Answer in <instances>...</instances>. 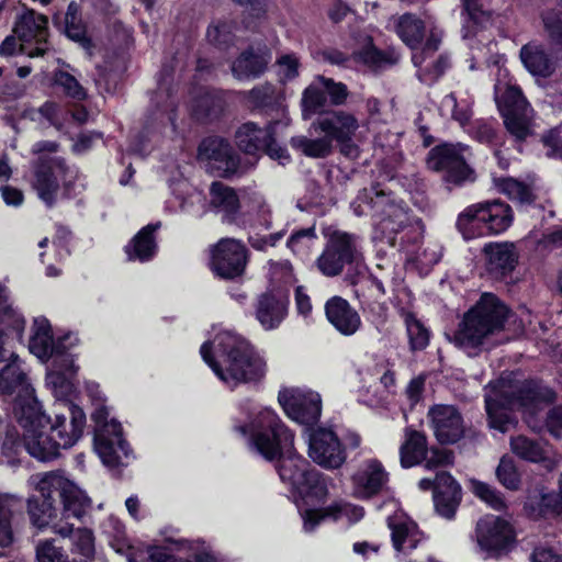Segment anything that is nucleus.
Masks as SVG:
<instances>
[{
  "label": "nucleus",
  "mask_w": 562,
  "mask_h": 562,
  "mask_svg": "<svg viewBox=\"0 0 562 562\" xmlns=\"http://www.w3.org/2000/svg\"><path fill=\"white\" fill-rule=\"evenodd\" d=\"M462 147L445 144L429 151L428 167L435 171H446L447 181L460 184L471 173L462 155Z\"/></svg>",
  "instance_id": "nucleus-19"
},
{
  "label": "nucleus",
  "mask_w": 562,
  "mask_h": 562,
  "mask_svg": "<svg viewBox=\"0 0 562 562\" xmlns=\"http://www.w3.org/2000/svg\"><path fill=\"white\" fill-rule=\"evenodd\" d=\"M24 318L8 303L5 288L0 286V334L14 333L18 339L22 338Z\"/></svg>",
  "instance_id": "nucleus-40"
},
{
  "label": "nucleus",
  "mask_w": 562,
  "mask_h": 562,
  "mask_svg": "<svg viewBox=\"0 0 562 562\" xmlns=\"http://www.w3.org/2000/svg\"><path fill=\"white\" fill-rule=\"evenodd\" d=\"M512 220L509 205L493 201L469 206L456 225L464 239H472L486 233L499 234L510 226Z\"/></svg>",
  "instance_id": "nucleus-8"
},
{
  "label": "nucleus",
  "mask_w": 562,
  "mask_h": 562,
  "mask_svg": "<svg viewBox=\"0 0 562 562\" xmlns=\"http://www.w3.org/2000/svg\"><path fill=\"white\" fill-rule=\"evenodd\" d=\"M476 541L488 555H498L508 550L515 535L512 525L496 516H485L476 524Z\"/></svg>",
  "instance_id": "nucleus-18"
},
{
  "label": "nucleus",
  "mask_w": 562,
  "mask_h": 562,
  "mask_svg": "<svg viewBox=\"0 0 562 562\" xmlns=\"http://www.w3.org/2000/svg\"><path fill=\"white\" fill-rule=\"evenodd\" d=\"M237 430L243 435L250 432V447L267 461L278 459L277 471L283 483L301 494L317 498L327 494L326 477L292 450L293 434L273 411L261 409L248 425L238 426Z\"/></svg>",
  "instance_id": "nucleus-1"
},
{
  "label": "nucleus",
  "mask_w": 562,
  "mask_h": 562,
  "mask_svg": "<svg viewBox=\"0 0 562 562\" xmlns=\"http://www.w3.org/2000/svg\"><path fill=\"white\" fill-rule=\"evenodd\" d=\"M451 496L452 494H443L442 492H435V495H434V503H435V508L437 510V513L447 518V519H451L456 512H457V508L459 507L460 505V502H461V498H459L457 501L456 504H451Z\"/></svg>",
  "instance_id": "nucleus-63"
},
{
  "label": "nucleus",
  "mask_w": 562,
  "mask_h": 562,
  "mask_svg": "<svg viewBox=\"0 0 562 562\" xmlns=\"http://www.w3.org/2000/svg\"><path fill=\"white\" fill-rule=\"evenodd\" d=\"M507 306L494 294L483 293L469 310L454 331L451 341L469 356L495 345V337L504 329Z\"/></svg>",
  "instance_id": "nucleus-5"
},
{
  "label": "nucleus",
  "mask_w": 562,
  "mask_h": 562,
  "mask_svg": "<svg viewBox=\"0 0 562 562\" xmlns=\"http://www.w3.org/2000/svg\"><path fill=\"white\" fill-rule=\"evenodd\" d=\"M214 558L210 551L203 549L202 551L192 553L189 558H181L170 554L165 549H155L150 553V562H213Z\"/></svg>",
  "instance_id": "nucleus-48"
},
{
  "label": "nucleus",
  "mask_w": 562,
  "mask_h": 562,
  "mask_svg": "<svg viewBox=\"0 0 562 562\" xmlns=\"http://www.w3.org/2000/svg\"><path fill=\"white\" fill-rule=\"evenodd\" d=\"M407 335L409 338L411 348L413 350H422L426 348L429 341V333L423 324L416 319L412 314L405 317Z\"/></svg>",
  "instance_id": "nucleus-47"
},
{
  "label": "nucleus",
  "mask_w": 562,
  "mask_h": 562,
  "mask_svg": "<svg viewBox=\"0 0 562 562\" xmlns=\"http://www.w3.org/2000/svg\"><path fill=\"white\" fill-rule=\"evenodd\" d=\"M395 31L408 47L416 49L424 38L425 24L415 14L405 13L396 19Z\"/></svg>",
  "instance_id": "nucleus-39"
},
{
  "label": "nucleus",
  "mask_w": 562,
  "mask_h": 562,
  "mask_svg": "<svg viewBox=\"0 0 562 562\" xmlns=\"http://www.w3.org/2000/svg\"><path fill=\"white\" fill-rule=\"evenodd\" d=\"M308 456L326 470H337L347 460V451L357 450L362 442L361 436L348 430L340 439L331 429L317 427L308 429Z\"/></svg>",
  "instance_id": "nucleus-7"
},
{
  "label": "nucleus",
  "mask_w": 562,
  "mask_h": 562,
  "mask_svg": "<svg viewBox=\"0 0 562 562\" xmlns=\"http://www.w3.org/2000/svg\"><path fill=\"white\" fill-rule=\"evenodd\" d=\"M428 416L435 436L441 443H453L463 435V419L454 406L436 405L429 409Z\"/></svg>",
  "instance_id": "nucleus-22"
},
{
  "label": "nucleus",
  "mask_w": 562,
  "mask_h": 562,
  "mask_svg": "<svg viewBox=\"0 0 562 562\" xmlns=\"http://www.w3.org/2000/svg\"><path fill=\"white\" fill-rule=\"evenodd\" d=\"M485 409L490 428L507 432L515 426L510 409L536 411L541 404L554 401V393L548 386L536 381L519 382L512 374L490 383L485 393Z\"/></svg>",
  "instance_id": "nucleus-4"
},
{
  "label": "nucleus",
  "mask_w": 562,
  "mask_h": 562,
  "mask_svg": "<svg viewBox=\"0 0 562 562\" xmlns=\"http://www.w3.org/2000/svg\"><path fill=\"white\" fill-rule=\"evenodd\" d=\"M450 493L451 504H456L461 498V486L448 472H440L436 475L435 492Z\"/></svg>",
  "instance_id": "nucleus-60"
},
{
  "label": "nucleus",
  "mask_w": 562,
  "mask_h": 562,
  "mask_svg": "<svg viewBox=\"0 0 562 562\" xmlns=\"http://www.w3.org/2000/svg\"><path fill=\"white\" fill-rule=\"evenodd\" d=\"M36 559L38 562H68V557L55 547L53 540H44L36 546Z\"/></svg>",
  "instance_id": "nucleus-58"
},
{
  "label": "nucleus",
  "mask_w": 562,
  "mask_h": 562,
  "mask_svg": "<svg viewBox=\"0 0 562 562\" xmlns=\"http://www.w3.org/2000/svg\"><path fill=\"white\" fill-rule=\"evenodd\" d=\"M341 510L339 506H330L324 510L307 509L302 514L303 528L306 532H312L326 517L333 516L336 519Z\"/></svg>",
  "instance_id": "nucleus-53"
},
{
  "label": "nucleus",
  "mask_w": 562,
  "mask_h": 562,
  "mask_svg": "<svg viewBox=\"0 0 562 562\" xmlns=\"http://www.w3.org/2000/svg\"><path fill=\"white\" fill-rule=\"evenodd\" d=\"M65 33L68 38L79 43L83 48L91 47V41L87 37L81 18L65 20Z\"/></svg>",
  "instance_id": "nucleus-59"
},
{
  "label": "nucleus",
  "mask_w": 562,
  "mask_h": 562,
  "mask_svg": "<svg viewBox=\"0 0 562 562\" xmlns=\"http://www.w3.org/2000/svg\"><path fill=\"white\" fill-rule=\"evenodd\" d=\"M200 353L214 373L227 385L251 382L265 374V361L249 342L233 331L218 333L201 346Z\"/></svg>",
  "instance_id": "nucleus-3"
},
{
  "label": "nucleus",
  "mask_w": 562,
  "mask_h": 562,
  "mask_svg": "<svg viewBox=\"0 0 562 562\" xmlns=\"http://www.w3.org/2000/svg\"><path fill=\"white\" fill-rule=\"evenodd\" d=\"M249 203L251 209L257 214L258 223L263 228L270 229L272 227V211L269 204L267 203L266 199L261 194L254 192L249 195Z\"/></svg>",
  "instance_id": "nucleus-56"
},
{
  "label": "nucleus",
  "mask_w": 562,
  "mask_h": 562,
  "mask_svg": "<svg viewBox=\"0 0 562 562\" xmlns=\"http://www.w3.org/2000/svg\"><path fill=\"white\" fill-rule=\"evenodd\" d=\"M328 322L344 336H352L361 327L359 313L340 296H333L325 304Z\"/></svg>",
  "instance_id": "nucleus-25"
},
{
  "label": "nucleus",
  "mask_w": 562,
  "mask_h": 562,
  "mask_svg": "<svg viewBox=\"0 0 562 562\" xmlns=\"http://www.w3.org/2000/svg\"><path fill=\"white\" fill-rule=\"evenodd\" d=\"M520 59L526 69L533 76L547 78L555 70L554 59L542 45L528 43L520 49Z\"/></svg>",
  "instance_id": "nucleus-32"
},
{
  "label": "nucleus",
  "mask_w": 562,
  "mask_h": 562,
  "mask_svg": "<svg viewBox=\"0 0 562 562\" xmlns=\"http://www.w3.org/2000/svg\"><path fill=\"white\" fill-rule=\"evenodd\" d=\"M353 493L359 498H370L380 493L389 481V473L376 459L364 460L351 476Z\"/></svg>",
  "instance_id": "nucleus-21"
},
{
  "label": "nucleus",
  "mask_w": 562,
  "mask_h": 562,
  "mask_svg": "<svg viewBox=\"0 0 562 562\" xmlns=\"http://www.w3.org/2000/svg\"><path fill=\"white\" fill-rule=\"evenodd\" d=\"M371 207L381 221L391 225V231L397 232L402 229L407 216L404 209L387 198L382 191H376L375 196L371 199Z\"/></svg>",
  "instance_id": "nucleus-35"
},
{
  "label": "nucleus",
  "mask_w": 562,
  "mask_h": 562,
  "mask_svg": "<svg viewBox=\"0 0 562 562\" xmlns=\"http://www.w3.org/2000/svg\"><path fill=\"white\" fill-rule=\"evenodd\" d=\"M293 148L302 151L305 156L312 158H325L333 150V143L325 134L319 138H308L306 136H295L291 138Z\"/></svg>",
  "instance_id": "nucleus-41"
},
{
  "label": "nucleus",
  "mask_w": 562,
  "mask_h": 562,
  "mask_svg": "<svg viewBox=\"0 0 562 562\" xmlns=\"http://www.w3.org/2000/svg\"><path fill=\"white\" fill-rule=\"evenodd\" d=\"M109 412L105 407L97 409L92 414L95 423L94 448L102 462L115 468L125 465L130 450L127 442L122 437L121 424L112 419L108 422Z\"/></svg>",
  "instance_id": "nucleus-10"
},
{
  "label": "nucleus",
  "mask_w": 562,
  "mask_h": 562,
  "mask_svg": "<svg viewBox=\"0 0 562 562\" xmlns=\"http://www.w3.org/2000/svg\"><path fill=\"white\" fill-rule=\"evenodd\" d=\"M312 127L315 132H322L329 140L344 142L352 138L359 128L357 117L346 111H330L321 115Z\"/></svg>",
  "instance_id": "nucleus-23"
},
{
  "label": "nucleus",
  "mask_w": 562,
  "mask_h": 562,
  "mask_svg": "<svg viewBox=\"0 0 562 562\" xmlns=\"http://www.w3.org/2000/svg\"><path fill=\"white\" fill-rule=\"evenodd\" d=\"M286 315L285 303L272 294L259 296L256 305V318L267 329L277 328Z\"/></svg>",
  "instance_id": "nucleus-34"
},
{
  "label": "nucleus",
  "mask_w": 562,
  "mask_h": 562,
  "mask_svg": "<svg viewBox=\"0 0 562 562\" xmlns=\"http://www.w3.org/2000/svg\"><path fill=\"white\" fill-rule=\"evenodd\" d=\"M27 401L14 415L23 429L22 439L14 427H8L2 442L3 453L11 456L23 447L40 461L53 460L59 456V451L55 437L47 431L49 417L42 412L38 401Z\"/></svg>",
  "instance_id": "nucleus-6"
},
{
  "label": "nucleus",
  "mask_w": 562,
  "mask_h": 562,
  "mask_svg": "<svg viewBox=\"0 0 562 562\" xmlns=\"http://www.w3.org/2000/svg\"><path fill=\"white\" fill-rule=\"evenodd\" d=\"M278 401L285 414L299 424L312 425L321 417L322 400L316 392L284 389L279 392Z\"/></svg>",
  "instance_id": "nucleus-15"
},
{
  "label": "nucleus",
  "mask_w": 562,
  "mask_h": 562,
  "mask_svg": "<svg viewBox=\"0 0 562 562\" xmlns=\"http://www.w3.org/2000/svg\"><path fill=\"white\" fill-rule=\"evenodd\" d=\"M317 81L329 95L330 103L333 105H342L346 102L349 91L345 83L336 82L333 79L325 78L323 76H318Z\"/></svg>",
  "instance_id": "nucleus-55"
},
{
  "label": "nucleus",
  "mask_w": 562,
  "mask_h": 562,
  "mask_svg": "<svg viewBox=\"0 0 562 562\" xmlns=\"http://www.w3.org/2000/svg\"><path fill=\"white\" fill-rule=\"evenodd\" d=\"M562 512V495L559 491V494L555 493H547L542 494L539 502V513L538 515L544 516L547 514H559Z\"/></svg>",
  "instance_id": "nucleus-64"
},
{
  "label": "nucleus",
  "mask_w": 562,
  "mask_h": 562,
  "mask_svg": "<svg viewBox=\"0 0 562 562\" xmlns=\"http://www.w3.org/2000/svg\"><path fill=\"white\" fill-rule=\"evenodd\" d=\"M450 66L448 56L440 55L431 67H418L417 76L419 80L426 85H432L437 79L443 75L446 69Z\"/></svg>",
  "instance_id": "nucleus-57"
},
{
  "label": "nucleus",
  "mask_w": 562,
  "mask_h": 562,
  "mask_svg": "<svg viewBox=\"0 0 562 562\" xmlns=\"http://www.w3.org/2000/svg\"><path fill=\"white\" fill-rule=\"evenodd\" d=\"M510 449L513 453L530 462H539L546 457L544 450L539 441L522 435L512 437Z\"/></svg>",
  "instance_id": "nucleus-43"
},
{
  "label": "nucleus",
  "mask_w": 562,
  "mask_h": 562,
  "mask_svg": "<svg viewBox=\"0 0 562 562\" xmlns=\"http://www.w3.org/2000/svg\"><path fill=\"white\" fill-rule=\"evenodd\" d=\"M542 23L549 40L562 46V12L551 10L542 14Z\"/></svg>",
  "instance_id": "nucleus-52"
},
{
  "label": "nucleus",
  "mask_w": 562,
  "mask_h": 562,
  "mask_svg": "<svg viewBox=\"0 0 562 562\" xmlns=\"http://www.w3.org/2000/svg\"><path fill=\"white\" fill-rule=\"evenodd\" d=\"M361 254L357 249L356 238L346 232H333L326 246L316 260L319 272L328 278L339 276L345 266L355 265L360 269Z\"/></svg>",
  "instance_id": "nucleus-11"
},
{
  "label": "nucleus",
  "mask_w": 562,
  "mask_h": 562,
  "mask_svg": "<svg viewBox=\"0 0 562 562\" xmlns=\"http://www.w3.org/2000/svg\"><path fill=\"white\" fill-rule=\"evenodd\" d=\"M48 20L34 10H26L15 21L13 32L22 42L21 52L30 57H42L48 50Z\"/></svg>",
  "instance_id": "nucleus-14"
},
{
  "label": "nucleus",
  "mask_w": 562,
  "mask_h": 562,
  "mask_svg": "<svg viewBox=\"0 0 562 562\" xmlns=\"http://www.w3.org/2000/svg\"><path fill=\"white\" fill-rule=\"evenodd\" d=\"M55 83L63 88L64 92L74 99L83 100L86 98V91L79 81L69 72L58 70L54 75Z\"/></svg>",
  "instance_id": "nucleus-50"
},
{
  "label": "nucleus",
  "mask_w": 562,
  "mask_h": 562,
  "mask_svg": "<svg viewBox=\"0 0 562 562\" xmlns=\"http://www.w3.org/2000/svg\"><path fill=\"white\" fill-rule=\"evenodd\" d=\"M71 170L60 157H40L33 165L32 189L48 207L56 205L61 189L68 192Z\"/></svg>",
  "instance_id": "nucleus-9"
},
{
  "label": "nucleus",
  "mask_w": 562,
  "mask_h": 562,
  "mask_svg": "<svg viewBox=\"0 0 562 562\" xmlns=\"http://www.w3.org/2000/svg\"><path fill=\"white\" fill-rule=\"evenodd\" d=\"M271 60L266 46H250L233 61L232 74L238 80H249L261 76Z\"/></svg>",
  "instance_id": "nucleus-24"
},
{
  "label": "nucleus",
  "mask_w": 562,
  "mask_h": 562,
  "mask_svg": "<svg viewBox=\"0 0 562 562\" xmlns=\"http://www.w3.org/2000/svg\"><path fill=\"white\" fill-rule=\"evenodd\" d=\"M11 361L0 370V392L3 394H16L13 413L18 414L20 407L29 401H37L34 396V389L29 383L26 373L22 369L18 356H10Z\"/></svg>",
  "instance_id": "nucleus-20"
},
{
  "label": "nucleus",
  "mask_w": 562,
  "mask_h": 562,
  "mask_svg": "<svg viewBox=\"0 0 562 562\" xmlns=\"http://www.w3.org/2000/svg\"><path fill=\"white\" fill-rule=\"evenodd\" d=\"M277 64L279 66V76L282 81H289L299 76V58L293 54L282 55Z\"/></svg>",
  "instance_id": "nucleus-62"
},
{
  "label": "nucleus",
  "mask_w": 562,
  "mask_h": 562,
  "mask_svg": "<svg viewBox=\"0 0 562 562\" xmlns=\"http://www.w3.org/2000/svg\"><path fill=\"white\" fill-rule=\"evenodd\" d=\"M248 101L254 108H272L279 103V93L271 83H262L248 92Z\"/></svg>",
  "instance_id": "nucleus-45"
},
{
  "label": "nucleus",
  "mask_w": 562,
  "mask_h": 562,
  "mask_svg": "<svg viewBox=\"0 0 562 562\" xmlns=\"http://www.w3.org/2000/svg\"><path fill=\"white\" fill-rule=\"evenodd\" d=\"M49 432L55 437L58 451L72 447L82 436L86 414L71 402L55 404L54 419L49 418Z\"/></svg>",
  "instance_id": "nucleus-13"
},
{
  "label": "nucleus",
  "mask_w": 562,
  "mask_h": 562,
  "mask_svg": "<svg viewBox=\"0 0 562 562\" xmlns=\"http://www.w3.org/2000/svg\"><path fill=\"white\" fill-rule=\"evenodd\" d=\"M30 483L41 494L42 499L32 496L26 501V509L33 527L53 529L54 522L80 519L91 506L87 494L63 471L37 473Z\"/></svg>",
  "instance_id": "nucleus-2"
},
{
  "label": "nucleus",
  "mask_w": 562,
  "mask_h": 562,
  "mask_svg": "<svg viewBox=\"0 0 562 562\" xmlns=\"http://www.w3.org/2000/svg\"><path fill=\"white\" fill-rule=\"evenodd\" d=\"M427 454V440L424 434L406 429L405 439L400 448L401 464L411 468L419 464Z\"/></svg>",
  "instance_id": "nucleus-38"
},
{
  "label": "nucleus",
  "mask_w": 562,
  "mask_h": 562,
  "mask_svg": "<svg viewBox=\"0 0 562 562\" xmlns=\"http://www.w3.org/2000/svg\"><path fill=\"white\" fill-rule=\"evenodd\" d=\"M496 476L499 483L508 490H518L520 485V474L515 461L509 456H504L496 469Z\"/></svg>",
  "instance_id": "nucleus-46"
},
{
  "label": "nucleus",
  "mask_w": 562,
  "mask_h": 562,
  "mask_svg": "<svg viewBox=\"0 0 562 562\" xmlns=\"http://www.w3.org/2000/svg\"><path fill=\"white\" fill-rule=\"evenodd\" d=\"M483 251L486 257V270L494 279H504L516 268L518 254L514 244H488Z\"/></svg>",
  "instance_id": "nucleus-26"
},
{
  "label": "nucleus",
  "mask_w": 562,
  "mask_h": 562,
  "mask_svg": "<svg viewBox=\"0 0 562 562\" xmlns=\"http://www.w3.org/2000/svg\"><path fill=\"white\" fill-rule=\"evenodd\" d=\"M23 514L22 498L12 494H0V547L13 543L12 519Z\"/></svg>",
  "instance_id": "nucleus-33"
},
{
  "label": "nucleus",
  "mask_w": 562,
  "mask_h": 562,
  "mask_svg": "<svg viewBox=\"0 0 562 562\" xmlns=\"http://www.w3.org/2000/svg\"><path fill=\"white\" fill-rule=\"evenodd\" d=\"M392 542L397 558L408 555L417 548L422 537L417 525L403 517H394L389 519Z\"/></svg>",
  "instance_id": "nucleus-29"
},
{
  "label": "nucleus",
  "mask_w": 562,
  "mask_h": 562,
  "mask_svg": "<svg viewBox=\"0 0 562 562\" xmlns=\"http://www.w3.org/2000/svg\"><path fill=\"white\" fill-rule=\"evenodd\" d=\"M501 109L507 131L517 140L526 139L530 134L531 109L518 87L506 89Z\"/></svg>",
  "instance_id": "nucleus-17"
},
{
  "label": "nucleus",
  "mask_w": 562,
  "mask_h": 562,
  "mask_svg": "<svg viewBox=\"0 0 562 562\" xmlns=\"http://www.w3.org/2000/svg\"><path fill=\"white\" fill-rule=\"evenodd\" d=\"M70 339H72L71 335H67L55 341L52 335L33 334L30 339L29 348L37 358L42 360L53 358V362L57 363L58 359L67 356L66 349L72 345V341H70L68 346L65 342Z\"/></svg>",
  "instance_id": "nucleus-37"
},
{
  "label": "nucleus",
  "mask_w": 562,
  "mask_h": 562,
  "mask_svg": "<svg viewBox=\"0 0 562 562\" xmlns=\"http://www.w3.org/2000/svg\"><path fill=\"white\" fill-rule=\"evenodd\" d=\"M158 227L159 224H149L135 235L131 243L125 246L128 260L145 262L154 257L157 249L154 233Z\"/></svg>",
  "instance_id": "nucleus-36"
},
{
  "label": "nucleus",
  "mask_w": 562,
  "mask_h": 562,
  "mask_svg": "<svg viewBox=\"0 0 562 562\" xmlns=\"http://www.w3.org/2000/svg\"><path fill=\"white\" fill-rule=\"evenodd\" d=\"M474 494L495 510H503L506 507L505 501L496 488L482 482L473 483Z\"/></svg>",
  "instance_id": "nucleus-51"
},
{
  "label": "nucleus",
  "mask_w": 562,
  "mask_h": 562,
  "mask_svg": "<svg viewBox=\"0 0 562 562\" xmlns=\"http://www.w3.org/2000/svg\"><path fill=\"white\" fill-rule=\"evenodd\" d=\"M247 250L234 238L221 239L212 250L211 267L213 272L225 280L240 277L246 268Z\"/></svg>",
  "instance_id": "nucleus-16"
},
{
  "label": "nucleus",
  "mask_w": 562,
  "mask_h": 562,
  "mask_svg": "<svg viewBox=\"0 0 562 562\" xmlns=\"http://www.w3.org/2000/svg\"><path fill=\"white\" fill-rule=\"evenodd\" d=\"M316 238L315 228L307 227L294 232L288 239L286 246L292 252L306 255Z\"/></svg>",
  "instance_id": "nucleus-49"
},
{
  "label": "nucleus",
  "mask_w": 562,
  "mask_h": 562,
  "mask_svg": "<svg viewBox=\"0 0 562 562\" xmlns=\"http://www.w3.org/2000/svg\"><path fill=\"white\" fill-rule=\"evenodd\" d=\"M502 191L509 199L520 203H530L533 199L531 189L528 186L512 178L503 180Z\"/></svg>",
  "instance_id": "nucleus-54"
},
{
  "label": "nucleus",
  "mask_w": 562,
  "mask_h": 562,
  "mask_svg": "<svg viewBox=\"0 0 562 562\" xmlns=\"http://www.w3.org/2000/svg\"><path fill=\"white\" fill-rule=\"evenodd\" d=\"M209 194L211 209L222 215L223 222H235L241 206L236 190L221 181H213Z\"/></svg>",
  "instance_id": "nucleus-28"
},
{
  "label": "nucleus",
  "mask_w": 562,
  "mask_h": 562,
  "mask_svg": "<svg viewBox=\"0 0 562 562\" xmlns=\"http://www.w3.org/2000/svg\"><path fill=\"white\" fill-rule=\"evenodd\" d=\"M236 23L232 19L214 21L207 29L209 42L220 48H227L234 44Z\"/></svg>",
  "instance_id": "nucleus-42"
},
{
  "label": "nucleus",
  "mask_w": 562,
  "mask_h": 562,
  "mask_svg": "<svg viewBox=\"0 0 562 562\" xmlns=\"http://www.w3.org/2000/svg\"><path fill=\"white\" fill-rule=\"evenodd\" d=\"M200 153L207 159L218 162V168L223 170L225 176L241 170L239 156L224 138L209 137L204 139L200 145Z\"/></svg>",
  "instance_id": "nucleus-27"
},
{
  "label": "nucleus",
  "mask_w": 562,
  "mask_h": 562,
  "mask_svg": "<svg viewBox=\"0 0 562 562\" xmlns=\"http://www.w3.org/2000/svg\"><path fill=\"white\" fill-rule=\"evenodd\" d=\"M324 88L318 83L317 78L303 92L302 108L303 116L307 119L310 115L319 112L326 104V94Z\"/></svg>",
  "instance_id": "nucleus-44"
},
{
  "label": "nucleus",
  "mask_w": 562,
  "mask_h": 562,
  "mask_svg": "<svg viewBox=\"0 0 562 562\" xmlns=\"http://www.w3.org/2000/svg\"><path fill=\"white\" fill-rule=\"evenodd\" d=\"M53 532L61 538H70L75 554L85 559H92L94 555V536L88 528H74L68 521L54 522Z\"/></svg>",
  "instance_id": "nucleus-31"
},
{
  "label": "nucleus",
  "mask_w": 562,
  "mask_h": 562,
  "mask_svg": "<svg viewBox=\"0 0 562 562\" xmlns=\"http://www.w3.org/2000/svg\"><path fill=\"white\" fill-rule=\"evenodd\" d=\"M279 122L269 123L265 128L254 122L241 124L235 132L237 147L247 155H256L263 150L271 159L278 160L280 165L290 161V155L284 147L278 145L274 133Z\"/></svg>",
  "instance_id": "nucleus-12"
},
{
  "label": "nucleus",
  "mask_w": 562,
  "mask_h": 562,
  "mask_svg": "<svg viewBox=\"0 0 562 562\" xmlns=\"http://www.w3.org/2000/svg\"><path fill=\"white\" fill-rule=\"evenodd\" d=\"M54 370L47 373L46 384L52 389L57 403L68 402L66 398L74 392L71 378L76 373L72 358L67 355L54 363Z\"/></svg>",
  "instance_id": "nucleus-30"
},
{
  "label": "nucleus",
  "mask_w": 562,
  "mask_h": 562,
  "mask_svg": "<svg viewBox=\"0 0 562 562\" xmlns=\"http://www.w3.org/2000/svg\"><path fill=\"white\" fill-rule=\"evenodd\" d=\"M445 104L452 106V116L461 124H464L470 120V102L467 100L459 101L456 92H451L445 98Z\"/></svg>",
  "instance_id": "nucleus-61"
}]
</instances>
